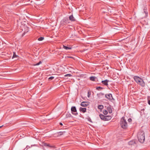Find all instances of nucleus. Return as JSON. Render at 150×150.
<instances>
[{"mask_svg":"<svg viewBox=\"0 0 150 150\" xmlns=\"http://www.w3.org/2000/svg\"><path fill=\"white\" fill-rule=\"evenodd\" d=\"M138 139L139 141L141 143L144 142L145 140L144 133L143 131H140L138 134Z\"/></svg>","mask_w":150,"mask_h":150,"instance_id":"f257e3e1","label":"nucleus"},{"mask_svg":"<svg viewBox=\"0 0 150 150\" xmlns=\"http://www.w3.org/2000/svg\"><path fill=\"white\" fill-rule=\"evenodd\" d=\"M134 79L137 83L142 86H144L145 83L142 79L138 76H134Z\"/></svg>","mask_w":150,"mask_h":150,"instance_id":"f03ea898","label":"nucleus"},{"mask_svg":"<svg viewBox=\"0 0 150 150\" xmlns=\"http://www.w3.org/2000/svg\"><path fill=\"white\" fill-rule=\"evenodd\" d=\"M120 125L122 128L124 129L127 128V125L124 117H122L120 120Z\"/></svg>","mask_w":150,"mask_h":150,"instance_id":"7ed1b4c3","label":"nucleus"},{"mask_svg":"<svg viewBox=\"0 0 150 150\" xmlns=\"http://www.w3.org/2000/svg\"><path fill=\"white\" fill-rule=\"evenodd\" d=\"M99 117L100 118L104 121H108L111 119L112 117L110 116H105L101 114L99 115Z\"/></svg>","mask_w":150,"mask_h":150,"instance_id":"20e7f679","label":"nucleus"},{"mask_svg":"<svg viewBox=\"0 0 150 150\" xmlns=\"http://www.w3.org/2000/svg\"><path fill=\"white\" fill-rule=\"evenodd\" d=\"M71 112L73 115L76 116L78 115V113L77 112L76 108L75 106L72 107L71 108Z\"/></svg>","mask_w":150,"mask_h":150,"instance_id":"39448f33","label":"nucleus"},{"mask_svg":"<svg viewBox=\"0 0 150 150\" xmlns=\"http://www.w3.org/2000/svg\"><path fill=\"white\" fill-rule=\"evenodd\" d=\"M105 97L109 100H111L113 98L111 94H107L105 95Z\"/></svg>","mask_w":150,"mask_h":150,"instance_id":"423d86ee","label":"nucleus"},{"mask_svg":"<svg viewBox=\"0 0 150 150\" xmlns=\"http://www.w3.org/2000/svg\"><path fill=\"white\" fill-rule=\"evenodd\" d=\"M109 81L107 79H106L104 81H101V83L104 85L105 86H108V82Z\"/></svg>","mask_w":150,"mask_h":150,"instance_id":"0eeeda50","label":"nucleus"},{"mask_svg":"<svg viewBox=\"0 0 150 150\" xmlns=\"http://www.w3.org/2000/svg\"><path fill=\"white\" fill-rule=\"evenodd\" d=\"M107 109L109 113H112V111L111 105H109V106L107 107Z\"/></svg>","mask_w":150,"mask_h":150,"instance_id":"6e6552de","label":"nucleus"},{"mask_svg":"<svg viewBox=\"0 0 150 150\" xmlns=\"http://www.w3.org/2000/svg\"><path fill=\"white\" fill-rule=\"evenodd\" d=\"M88 105L87 103L86 102H83L81 103V105L82 107H86Z\"/></svg>","mask_w":150,"mask_h":150,"instance_id":"1a4fd4ad","label":"nucleus"},{"mask_svg":"<svg viewBox=\"0 0 150 150\" xmlns=\"http://www.w3.org/2000/svg\"><path fill=\"white\" fill-rule=\"evenodd\" d=\"M69 20L72 21H76L73 15H71L69 17Z\"/></svg>","mask_w":150,"mask_h":150,"instance_id":"9d476101","label":"nucleus"},{"mask_svg":"<svg viewBox=\"0 0 150 150\" xmlns=\"http://www.w3.org/2000/svg\"><path fill=\"white\" fill-rule=\"evenodd\" d=\"M86 108H82L80 107L79 108V110L80 112L83 113H85L86 112Z\"/></svg>","mask_w":150,"mask_h":150,"instance_id":"9b49d317","label":"nucleus"},{"mask_svg":"<svg viewBox=\"0 0 150 150\" xmlns=\"http://www.w3.org/2000/svg\"><path fill=\"white\" fill-rule=\"evenodd\" d=\"M128 144L129 145H134V144H135V142L134 140H132L129 141L128 142Z\"/></svg>","mask_w":150,"mask_h":150,"instance_id":"f8f14e48","label":"nucleus"},{"mask_svg":"<svg viewBox=\"0 0 150 150\" xmlns=\"http://www.w3.org/2000/svg\"><path fill=\"white\" fill-rule=\"evenodd\" d=\"M90 80L91 81H95V79H97V78L95 76H91L89 78Z\"/></svg>","mask_w":150,"mask_h":150,"instance_id":"ddd939ff","label":"nucleus"},{"mask_svg":"<svg viewBox=\"0 0 150 150\" xmlns=\"http://www.w3.org/2000/svg\"><path fill=\"white\" fill-rule=\"evenodd\" d=\"M63 48L66 50H71L72 48L71 47H68L64 45H63Z\"/></svg>","mask_w":150,"mask_h":150,"instance_id":"4468645a","label":"nucleus"},{"mask_svg":"<svg viewBox=\"0 0 150 150\" xmlns=\"http://www.w3.org/2000/svg\"><path fill=\"white\" fill-rule=\"evenodd\" d=\"M64 22L65 23H69V20L68 18H65L63 19Z\"/></svg>","mask_w":150,"mask_h":150,"instance_id":"2eb2a0df","label":"nucleus"},{"mask_svg":"<svg viewBox=\"0 0 150 150\" xmlns=\"http://www.w3.org/2000/svg\"><path fill=\"white\" fill-rule=\"evenodd\" d=\"M98 108L99 109L102 110L103 108V106L102 105H98Z\"/></svg>","mask_w":150,"mask_h":150,"instance_id":"dca6fc26","label":"nucleus"},{"mask_svg":"<svg viewBox=\"0 0 150 150\" xmlns=\"http://www.w3.org/2000/svg\"><path fill=\"white\" fill-rule=\"evenodd\" d=\"M104 94L102 93H98L97 95L98 96V97H100L101 96H103L104 95Z\"/></svg>","mask_w":150,"mask_h":150,"instance_id":"f3484780","label":"nucleus"},{"mask_svg":"<svg viewBox=\"0 0 150 150\" xmlns=\"http://www.w3.org/2000/svg\"><path fill=\"white\" fill-rule=\"evenodd\" d=\"M103 88L100 86H98L96 88V89L97 90L99 91L103 89Z\"/></svg>","mask_w":150,"mask_h":150,"instance_id":"a211bd4d","label":"nucleus"},{"mask_svg":"<svg viewBox=\"0 0 150 150\" xmlns=\"http://www.w3.org/2000/svg\"><path fill=\"white\" fill-rule=\"evenodd\" d=\"M65 132H58L57 133V134H58V135H62L63 134V133H64Z\"/></svg>","mask_w":150,"mask_h":150,"instance_id":"6ab92c4d","label":"nucleus"},{"mask_svg":"<svg viewBox=\"0 0 150 150\" xmlns=\"http://www.w3.org/2000/svg\"><path fill=\"white\" fill-rule=\"evenodd\" d=\"M44 39L43 37H40L38 39V40L40 41Z\"/></svg>","mask_w":150,"mask_h":150,"instance_id":"aec40b11","label":"nucleus"},{"mask_svg":"<svg viewBox=\"0 0 150 150\" xmlns=\"http://www.w3.org/2000/svg\"><path fill=\"white\" fill-rule=\"evenodd\" d=\"M144 13L146 15L145 17H147L148 16V12L145 11V10H146L145 9V8L144 9Z\"/></svg>","mask_w":150,"mask_h":150,"instance_id":"412c9836","label":"nucleus"},{"mask_svg":"<svg viewBox=\"0 0 150 150\" xmlns=\"http://www.w3.org/2000/svg\"><path fill=\"white\" fill-rule=\"evenodd\" d=\"M41 63H42L41 61H40L39 62L37 63V64H34L33 65L34 66H38V65H40V64H41Z\"/></svg>","mask_w":150,"mask_h":150,"instance_id":"4be33fe9","label":"nucleus"},{"mask_svg":"<svg viewBox=\"0 0 150 150\" xmlns=\"http://www.w3.org/2000/svg\"><path fill=\"white\" fill-rule=\"evenodd\" d=\"M103 113L105 115H106L108 114V111L106 110H105L103 111Z\"/></svg>","mask_w":150,"mask_h":150,"instance_id":"5701e85b","label":"nucleus"},{"mask_svg":"<svg viewBox=\"0 0 150 150\" xmlns=\"http://www.w3.org/2000/svg\"><path fill=\"white\" fill-rule=\"evenodd\" d=\"M18 57V56L15 53L13 52V56L12 57V58H15L16 57Z\"/></svg>","mask_w":150,"mask_h":150,"instance_id":"b1692460","label":"nucleus"},{"mask_svg":"<svg viewBox=\"0 0 150 150\" xmlns=\"http://www.w3.org/2000/svg\"><path fill=\"white\" fill-rule=\"evenodd\" d=\"M72 76V75L71 74H66L64 75V76Z\"/></svg>","mask_w":150,"mask_h":150,"instance_id":"393cba45","label":"nucleus"},{"mask_svg":"<svg viewBox=\"0 0 150 150\" xmlns=\"http://www.w3.org/2000/svg\"><path fill=\"white\" fill-rule=\"evenodd\" d=\"M91 92L90 91H88V97H89L91 95Z\"/></svg>","mask_w":150,"mask_h":150,"instance_id":"a878e982","label":"nucleus"},{"mask_svg":"<svg viewBox=\"0 0 150 150\" xmlns=\"http://www.w3.org/2000/svg\"><path fill=\"white\" fill-rule=\"evenodd\" d=\"M71 116V115L70 114H67L66 117H69Z\"/></svg>","mask_w":150,"mask_h":150,"instance_id":"bb28decb","label":"nucleus"},{"mask_svg":"<svg viewBox=\"0 0 150 150\" xmlns=\"http://www.w3.org/2000/svg\"><path fill=\"white\" fill-rule=\"evenodd\" d=\"M54 76H51V77H50L48 79H49V80H52V79H54Z\"/></svg>","mask_w":150,"mask_h":150,"instance_id":"cd10ccee","label":"nucleus"},{"mask_svg":"<svg viewBox=\"0 0 150 150\" xmlns=\"http://www.w3.org/2000/svg\"><path fill=\"white\" fill-rule=\"evenodd\" d=\"M128 121L129 122H132V119L130 118H129V119H128Z\"/></svg>","mask_w":150,"mask_h":150,"instance_id":"c85d7f7f","label":"nucleus"},{"mask_svg":"<svg viewBox=\"0 0 150 150\" xmlns=\"http://www.w3.org/2000/svg\"><path fill=\"white\" fill-rule=\"evenodd\" d=\"M66 58H71L73 59L74 58L73 57H71V56H67Z\"/></svg>","mask_w":150,"mask_h":150,"instance_id":"c756f323","label":"nucleus"},{"mask_svg":"<svg viewBox=\"0 0 150 150\" xmlns=\"http://www.w3.org/2000/svg\"><path fill=\"white\" fill-rule=\"evenodd\" d=\"M88 120L90 122H92L90 118H89L88 119Z\"/></svg>","mask_w":150,"mask_h":150,"instance_id":"7c9ffc66","label":"nucleus"},{"mask_svg":"<svg viewBox=\"0 0 150 150\" xmlns=\"http://www.w3.org/2000/svg\"><path fill=\"white\" fill-rule=\"evenodd\" d=\"M148 103L150 105V100H148Z\"/></svg>","mask_w":150,"mask_h":150,"instance_id":"2f4dec72","label":"nucleus"},{"mask_svg":"<svg viewBox=\"0 0 150 150\" xmlns=\"http://www.w3.org/2000/svg\"><path fill=\"white\" fill-rule=\"evenodd\" d=\"M30 147L29 146L27 145V146H26V148H30Z\"/></svg>","mask_w":150,"mask_h":150,"instance_id":"473e14b6","label":"nucleus"},{"mask_svg":"<svg viewBox=\"0 0 150 150\" xmlns=\"http://www.w3.org/2000/svg\"><path fill=\"white\" fill-rule=\"evenodd\" d=\"M59 125H63V124H62V123L61 122H60L59 123Z\"/></svg>","mask_w":150,"mask_h":150,"instance_id":"72a5a7b5","label":"nucleus"},{"mask_svg":"<svg viewBox=\"0 0 150 150\" xmlns=\"http://www.w3.org/2000/svg\"><path fill=\"white\" fill-rule=\"evenodd\" d=\"M23 150H27V149H26V148H25Z\"/></svg>","mask_w":150,"mask_h":150,"instance_id":"f704fd0d","label":"nucleus"},{"mask_svg":"<svg viewBox=\"0 0 150 150\" xmlns=\"http://www.w3.org/2000/svg\"><path fill=\"white\" fill-rule=\"evenodd\" d=\"M3 125H2V126H0V128H1V127H3Z\"/></svg>","mask_w":150,"mask_h":150,"instance_id":"c9c22d12","label":"nucleus"},{"mask_svg":"<svg viewBox=\"0 0 150 150\" xmlns=\"http://www.w3.org/2000/svg\"><path fill=\"white\" fill-rule=\"evenodd\" d=\"M47 146H49V145L47 144Z\"/></svg>","mask_w":150,"mask_h":150,"instance_id":"e433bc0d","label":"nucleus"}]
</instances>
